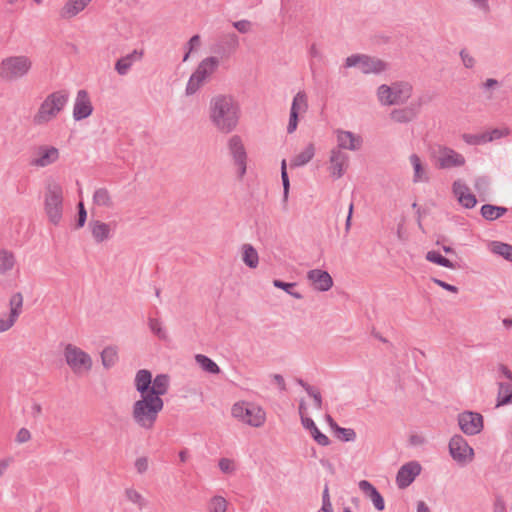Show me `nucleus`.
<instances>
[{
    "mask_svg": "<svg viewBox=\"0 0 512 512\" xmlns=\"http://www.w3.org/2000/svg\"><path fill=\"white\" fill-rule=\"evenodd\" d=\"M209 118L215 128L221 133H230L238 125L240 107L233 96L218 94L209 103Z\"/></svg>",
    "mask_w": 512,
    "mask_h": 512,
    "instance_id": "nucleus-1",
    "label": "nucleus"
},
{
    "mask_svg": "<svg viewBox=\"0 0 512 512\" xmlns=\"http://www.w3.org/2000/svg\"><path fill=\"white\" fill-rule=\"evenodd\" d=\"M163 408V400H158L146 393L140 394V399L136 400L132 406L133 421L142 429L151 430Z\"/></svg>",
    "mask_w": 512,
    "mask_h": 512,
    "instance_id": "nucleus-2",
    "label": "nucleus"
},
{
    "mask_svg": "<svg viewBox=\"0 0 512 512\" xmlns=\"http://www.w3.org/2000/svg\"><path fill=\"white\" fill-rule=\"evenodd\" d=\"M135 389L139 394H148L158 400L168 392L170 378L167 374H158L152 377L151 371L141 369L137 371L134 379Z\"/></svg>",
    "mask_w": 512,
    "mask_h": 512,
    "instance_id": "nucleus-3",
    "label": "nucleus"
},
{
    "mask_svg": "<svg viewBox=\"0 0 512 512\" xmlns=\"http://www.w3.org/2000/svg\"><path fill=\"white\" fill-rule=\"evenodd\" d=\"M69 100V92L65 89L50 93L40 104L37 113L33 117L35 125H44L54 119L66 106Z\"/></svg>",
    "mask_w": 512,
    "mask_h": 512,
    "instance_id": "nucleus-4",
    "label": "nucleus"
},
{
    "mask_svg": "<svg viewBox=\"0 0 512 512\" xmlns=\"http://www.w3.org/2000/svg\"><path fill=\"white\" fill-rule=\"evenodd\" d=\"M44 210L53 225H58L63 213V189L57 182H50L46 186Z\"/></svg>",
    "mask_w": 512,
    "mask_h": 512,
    "instance_id": "nucleus-5",
    "label": "nucleus"
},
{
    "mask_svg": "<svg viewBox=\"0 0 512 512\" xmlns=\"http://www.w3.org/2000/svg\"><path fill=\"white\" fill-rule=\"evenodd\" d=\"M32 67V61L25 55L10 56L0 64V79L11 82L23 78Z\"/></svg>",
    "mask_w": 512,
    "mask_h": 512,
    "instance_id": "nucleus-6",
    "label": "nucleus"
},
{
    "mask_svg": "<svg viewBox=\"0 0 512 512\" xmlns=\"http://www.w3.org/2000/svg\"><path fill=\"white\" fill-rule=\"evenodd\" d=\"M232 416L245 424L253 427H260L265 422L264 410L249 402H237L232 406Z\"/></svg>",
    "mask_w": 512,
    "mask_h": 512,
    "instance_id": "nucleus-7",
    "label": "nucleus"
},
{
    "mask_svg": "<svg viewBox=\"0 0 512 512\" xmlns=\"http://www.w3.org/2000/svg\"><path fill=\"white\" fill-rule=\"evenodd\" d=\"M359 66L364 74H380L387 69V63L383 60L364 54H355L346 58L345 67Z\"/></svg>",
    "mask_w": 512,
    "mask_h": 512,
    "instance_id": "nucleus-8",
    "label": "nucleus"
},
{
    "mask_svg": "<svg viewBox=\"0 0 512 512\" xmlns=\"http://www.w3.org/2000/svg\"><path fill=\"white\" fill-rule=\"evenodd\" d=\"M65 361L76 374L89 371L92 367V359L88 353L73 344H67L64 350Z\"/></svg>",
    "mask_w": 512,
    "mask_h": 512,
    "instance_id": "nucleus-9",
    "label": "nucleus"
},
{
    "mask_svg": "<svg viewBox=\"0 0 512 512\" xmlns=\"http://www.w3.org/2000/svg\"><path fill=\"white\" fill-rule=\"evenodd\" d=\"M432 157L437 161V167L439 169H450L453 167H461L465 164V157L443 145H437L435 149L432 150Z\"/></svg>",
    "mask_w": 512,
    "mask_h": 512,
    "instance_id": "nucleus-10",
    "label": "nucleus"
},
{
    "mask_svg": "<svg viewBox=\"0 0 512 512\" xmlns=\"http://www.w3.org/2000/svg\"><path fill=\"white\" fill-rule=\"evenodd\" d=\"M449 453L453 460L460 464H466L473 459L474 451L466 439L460 435H454L449 441Z\"/></svg>",
    "mask_w": 512,
    "mask_h": 512,
    "instance_id": "nucleus-11",
    "label": "nucleus"
},
{
    "mask_svg": "<svg viewBox=\"0 0 512 512\" xmlns=\"http://www.w3.org/2000/svg\"><path fill=\"white\" fill-rule=\"evenodd\" d=\"M228 149L234 160V164L237 166L238 177L241 179L247 169V153L241 137L233 135L228 140Z\"/></svg>",
    "mask_w": 512,
    "mask_h": 512,
    "instance_id": "nucleus-12",
    "label": "nucleus"
},
{
    "mask_svg": "<svg viewBox=\"0 0 512 512\" xmlns=\"http://www.w3.org/2000/svg\"><path fill=\"white\" fill-rule=\"evenodd\" d=\"M458 425L464 434L477 435L484 427L483 416L478 412L464 411L458 414Z\"/></svg>",
    "mask_w": 512,
    "mask_h": 512,
    "instance_id": "nucleus-13",
    "label": "nucleus"
},
{
    "mask_svg": "<svg viewBox=\"0 0 512 512\" xmlns=\"http://www.w3.org/2000/svg\"><path fill=\"white\" fill-rule=\"evenodd\" d=\"M308 110V98L305 91H299L293 97L289 122L287 125V133L292 134L296 131L298 122H299V114L305 113Z\"/></svg>",
    "mask_w": 512,
    "mask_h": 512,
    "instance_id": "nucleus-14",
    "label": "nucleus"
},
{
    "mask_svg": "<svg viewBox=\"0 0 512 512\" xmlns=\"http://www.w3.org/2000/svg\"><path fill=\"white\" fill-rule=\"evenodd\" d=\"M59 158V150L54 146L41 145L34 149L29 164L35 167H46L55 163Z\"/></svg>",
    "mask_w": 512,
    "mask_h": 512,
    "instance_id": "nucleus-15",
    "label": "nucleus"
},
{
    "mask_svg": "<svg viewBox=\"0 0 512 512\" xmlns=\"http://www.w3.org/2000/svg\"><path fill=\"white\" fill-rule=\"evenodd\" d=\"M239 47V37L235 33L223 34L213 44L211 51L220 58L230 57Z\"/></svg>",
    "mask_w": 512,
    "mask_h": 512,
    "instance_id": "nucleus-16",
    "label": "nucleus"
},
{
    "mask_svg": "<svg viewBox=\"0 0 512 512\" xmlns=\"http://www.w3.org/2000/svg\"><path fill=\"white\" fill-rule=\"evenodd\" d=\"M421 465L417 461H410L400 467L396 475V483L400 489L407 488L421 473Z\"/></svg>",
    "mask_w": 512,
    "mask_h": 512,
    "instance_id": "nucleus-17",
    "label": "nucleus"
},
{
    "mask_svg": "<svg viewBox=\"0 0 512 512\" xmlns=\"http://www.w3.org/2000/svg\"><path fill=\"white\" fill-rule=\"evenodd\" d=\"M93 109L88 92L84 89L79 90L73 107L74 120L81 121L88 118L93 113Z\"/></svg>",
    "mask_w": 512,
    "mask_h": 512,
    "instance_id": "nucleus-18",
    "label": "nucleus"
},
{
    "mask_svg": "<svg viewBox=\"0 0 512 512\" xmlns=\"http://www.w3.org/2000/svg\"><path fill=\"white\" fill-rule=\"evenodd\" d=\"M336 135L338 145L335 149L357 151L362 147L363 139L360 135L340 129L336 131Z\"/></svg>",
    "mask_w": 512,
    "mask_h": 512,
    "instance_id": "nucleus-19",
    "label": "nucleus"
},
{
    "mask_svg": "<svg viewBox=\"0 0 512 512\" xmlns=\"http://www.w3.org/2000/svg\"><path fill=\"white\" fill-rule=\"evenodd\" d=\"M307 279L311 282L314 289L320 292H326L333 286V279L325 270H310L307 273Z\"/></svg>",
    "mask_w": 512,
    "mask_h": 512,
    "instance_id": "nucleus-20",
    "label": "nucleus"
},
{
    "mask_svg": "<svg viewBox=\"0 0 512 512\" xmlns=\"http://www.w3.org/2000/svg\"><path fill=\"white\" fill-rule=\"evenodd\" d=\"M348 155L339 149H332L330 155V174L334 179L341 178L345 173Z\"/></svg>",
    "mask_w": 512,
    "mask_h": 512,
    "instance_id": "nucleus-21",
    "label": "nucleus"
},
{
    "mask_svg": "<svg viewBox=\"0 0 512 512\" xmlns=\"http://www.w3.org/2000/svg\"><path fill=\"white\" fill-rule=\"evenodd\" d=\"M453 192L458 198L459 203L467 208H474L477 204L476 196L469 192V188L466 184H462L459 181L453 183Z\"/></svg>",
    "mask_w": 512,
    "mask_h": 512,
    "instance_id": "nucleus-22",
    "label": "nucleus"
},
{
    "mask_svg": "<svg viewBox=\"0 0 512 512\" xmlns=\"http://www.w3.org/2000/svg\"><path fill=\"white\" fill-rule=\"evenodd\" d=\"M143 57V51L134 49L131 53L119 58L115 63V70L116 72L121 75L125 76L130 71L132 65L140 61Z\"/></svg>",
    "mask_w": 512,
    "mask_h": 512,
    "instance_id": "nucleus-23",
    "label": "nucleus"
},
{
    "mask_svg": "<svg viewBox=\"0 0 512 512\" xmlns=\"http://www.w3.org/2000/svg\"><path fill=\"white\" fill-rule=\"evenodd\" d=\"M391 88L393 105L406 103L412 95V86L408 82H395Z\"/></svg>",
    "mask_w": 512,
    "mask_h": 512,
    "instance_id": "nucleus-24",
    "label": "nucleus"
},
{
    "mask_svg": "<svg viewBox=\"0 0 512 512\" xmlns=\"http://www.w3.org/2000/svg\"><path fill=\"white\" fill-rule=\"evenodd\" d=\"M88 225L91 234L97 243H102L111 237L110 224L104 223L100 220H91Z\"/></svg>",
    "mask_w": 512,
    "mask_h": 512,
    "instance_id": "nucleus-25",
    "label": "nucleus"
},
{
    "mask_svg": "<svg viewBox=\"0 0 512 512\" xmlns=\"http://www.w3.org/2000/svg\"><path fill=\"white\" fill-rule=\"evenodd\" d=\"M219 59L217 56H210L203 59L195 69V73L207 80L218 68Z\"/></svg>",
    "mask_w": 512,
    "mask_h": 512,
    "instance_id": "nucleus-26",
    "label": "nucleus"
},
{
    "mask_svg": "<svg viewBox=\"0 0 512 512\" xmlns=\"http://www.w3.org/2000/svg\"><path fill=\"white\" fill-rule=\"evenodd\" d=\"M91 0H69L61 10L62 18H72L90 3Z\"/></svg>",
    "mask_w": 512,
    "mask_h": 512,
    "instance_id": "nucleus-27",
    "label": "nucleus"
},
{
    "mask_svg": "<svg viewBox=\"0 0 512 512\" xmlns=\"http://www.w3.org/2000/svg\"><path fill=\"white\" fill-rule=\"evenodd\" d=\"M417 116V110L413 107H405L401 109H394L390 113V117L397 123H409Z\"/></svg>",
    "mask_w": 512,
    "mask_h": 512,
    "instance_id": "nucleus-28",
    "label": "nucleus"
},
{
    "mask_svg": "<svg viewBox=\"0 0 512 512\" xmlns=\"http://www.w3.org/2000/svg\"><path fill=\"white\" fill-rule=\"evenodd\" d=\"M508 209L503 206L484 204L480 209L481 216L487 221H494L502 217Z\"/></svg>",
    "mask_w": 512,
    "mask_h": 512,
    "instance_id": "nucleus-29",
    "label": "nucleus"
},
{
    "mask_svg": "<svg viewBox=\"0 0 512 512\" xmlns=\"http://www.w3.org/2000/svg\"><path fill=\"white\" fill-rule=\"evenodd\" d=\"M409 160L414 170L413 182H427L429 177L426 175V171L420 157L417 154H411Z\"/></svg>",
    "mask_w": 512,
    "mask_h": 512,
    "instance_id": "nucleus-30",
    "label": "nucleus"
},
{
    "mask_svg": "<svg viewBox=\"0 0 512 512\" xmlns=\"http://www.w3.org/2000/svg\"><path fill=\"white\" fill-rule=\"evenodd\" d=\"M314 154H315L314 145L312 143H310L306 146V148L302 152L295 155L291 159L290 166L292 168L304 166L313 158Z\"/></svg>",
    "mask_w": 512,
    "mask_h": 512,
    "instance_id": "nucleus-31",
    "label": "nucleus"
},
{
    "mask_svg": "<svg viewBox=\"0 0 512 512\" xmlns=\"http://www.w3.org/2000/svg\"><path fill=\"white\" fill-rule=\"evenodd\" d=\"M93 203L97 206L112 208L114 203L107 188H97L92 197Z\"/></svg>",
    "mask_w": 512,
    "mask_h": 512,
    "instance_id": "nucleus-32",
    "label": "nucleus"
},
{
    "mask_svg": "<svg viewBox=\"0 0 512 512\" xmlns=\"http://www.w3.org/2000/svg\"><path fill=\"white\" fill-rule=\"evenodd\" d=\"M512 403V384L506 382L499 383L497 395V407Z\"/></svg>",
    "mask_w": 512,
    "mask_h": 512,
    "instance_id": "nucleus-33",
    "label": "nucleus"
},
{
    "mask_svg": "<svg viewBox=\"0 0 512 512\" xmlns=\"http://www.w3.org/2000/svg\"><path fill=\"white\" fill-rule=\"evenodd\" d=\"M490 250L492 253L512 262V245L500 241H492Z\"/></svg>",
    "mask_w": 512,
    "mask_h": 512,
    "instance_id": "nucleus-34",
    "label": "nucleus"
},
{
    "mask_svg": "<svg viewBox=\"0 0 512 512\" xmlns=\"http://www.w3.org/2000/svg\"><path fill=\"white\" fill-rule=\"evenodd\" d=\"M15 262V256L12 251L0 249V275L12 270Z\"/></svg>",
    "mask_w": 512,
    "mask_h": 512,
    "instance_id": "nucleus-35",
    "label": "nucleus"
},
{
    "mask_svg": "<svg viewBox=\"0 0 512 512\" xmlns=\"http://www.w3.org/2000/svg\"><path fill=\"white\" fill-rule=\"evenodd\" d=\"M425 258L427 261L437 264L439 266L445 267V268H450V269L457 268L455 263H453L451 260L444 257L440 252L435 251V250L428 251L426 253Z\"/></svg>",
    "mask_w": 512,
    "mask_h": 512,
    "instance_id": "nucleus-36",
    "label": "nucleus"
},
{
    "mask_svg": "<svg viewBox=\"0 0 512 512\" xmlns=\"http://www.w3.org/2000/svg\"><path fill=\"white\" fill-rule=\"evenodd\" d=\"M243 254L242 259L243 262L249 268H256L259 262V257L256 249L250 244H244L242 247Z\"/></svg>",
    "mask_w": 512,
    "mask_h": 512,
    "instance_id": "nucleus-37",
    "label": "nucleus"
},
{
    "mask_svg": "<svg viewBox=\"0 0 512 512\" xmlns=\"http://www.w3.org/2000/svg\"><path fill=\"white\" fill-rule=\"evenodd\" d=\"M197 364L205 371L210 374H219L220 368L215 361L203 354H197L195 356Z\"/></svg>",
    "mask_w": 512,
    "mask_h": 512,
    "instance_id": "nucleus-38",
    "label": "nucleus"
},
{
    "mask_svg": "<svg viewBox=\"0 0 512 512\" xmlns=\"http://www.w3.org/2000/svg\"><path fill=\"white\" fill-rule=\"evenodd\" d=\"M118 355L115 347L108 346L101 352L102 364L106 369L111 368L117 362Z\"/></svg>",
    "mask_w": 512,
    "mask_h": 512,
    "instance_id": "nucleus-39",
    "label": "nucleus"
},
{
    "mask_svg": "<svg viewBox=\"0 0 512 512\" xmlns=\"http://www.w3.org/2000/svg\"><path fill=\"white\" fill-rule=\"evenodd\" d=\"M205 81L201 76L193 72L187 82L185 94L187 96L194 95L203 86Z\"/></svg>",
    "mask_w": 512,
    "mask_h": 512,
    "instance_id": "nucleus-40",
    "label": "nucleus"
},
{
    "mask_svg": "<svg viewBox=\"0 0 512 512\" xmlns=\"http://www.w3.org/2000/svg\"><path fill=\"white\" fill-rule=\"evenodd\" d=\"M273 286L284 290L287 294L294 297L295 299H302L303 295L299 292L294 291V288L297 286L296 282H285L280 279L273 280Z\"/></svg>",
    "mask_w": 512,
    "mask_h": 512,
    "instance_id": "nucleus-41",
    "label": "nucleus"
},
{
    "mask_svg": "<svg viewBox=\"0 0 512 512\" xmlns=\"http://www.w3.org/2000/svg\"><path fill=\"white\" fill-rule=\"evenodd\" d=\"M377 97L379 102L385 106L393 105L392 88L386 84H382L377 89Z\"/></svg>",
    "mask_w": 512,
    "mask_h": 512,
    "instance_id": "nucleus-42",
    "label": "nucleus"
},
{
    "mask_svg": "<svg viewBox=\"0 0 512 512\" xmlns=\"http://www.w3.org/2000/svg\"><path fill=\"white\" fill-rule=\"evenodd\" d=\"M10 305V315L12 317L18 318L22 312L23 306V296L20 292L14 293L9 301Z\"/></svg>",
    "mask_w": 512,
    "mask_h": 512,
    "instance_id": "nucleus-43",
    "label": "nucleus"
},
{
    "mask_svg": "<svg viewBox=\"0 0 512 512\" xmlns=\"http://www.w3.org/2000/svg\"><path fill=\"white\" fill-rule=\"evenodd\" d=\"M333 432L335 436L343 442H353L357 437L355 430L352 428H344L339 426Z\"/></svg>",
    "mask_w": 512,
    "mask_h": 512,
    "instance_id": "nucleus-44",
    "label": "nucleus"
},
{
    "mask_svg": "<svg viewBox=\"0 0 512 512\" xmlns=\"http://www.w3.org/2000/svg\"><path fill=\"white\" fill-rule=\"evenodd\" d=\"M148 325L153 334H155L159 339H166L167 333L166 330L162 327V323L159 319L149 318Z\"/></svg>",
    "mask_w": 512,
    "mask_h": 512,
    "instance_id": "nucleus-45",
    "label": "nucleus"
},
{
    "mask_svg": "<svg viewBox=\"0 0 512 512\" xmlns=\"http://www.w3.org/2000/svg\"><path fill=\"white\" fill-rule=\"evenodd\" d=\"M201 44V38L198 34L193 35L190 40L186 43L185 49L186 52L183 56V62H186L189 59V56L191 52H193L195 49H197Z\"/></svg>",
    "mask_w": 512,
    "mask_h": 512,
    "instance_id": "nucleus-46",
    "label": "nucleus"
},
{
    "mask_svg": "<svg viewBox=\"0 0 512 512\" xmlns=\"http://www.w3.org/2000/svg\"><path fill=\"white\" fill-rule=\"evenodd\" d=\"M227 508L226 500L221 496H214L209 504V512H225Z\"/></svg>",
    "mask_w": 512,
    "mask_h": 512,
    "instance_id": "nucleus-47",
    "label": "nucleus"
},
{
    "mask_svg": "<svg viewBox=\"0 0 512 512\" xmlns=\"http://www.w3.org/2000/svg\"><path fill=\"white\" fill-rule=\"evenodd\" d=\"M281 180L283 185V196L286 200L288 198L289 189H290V182H289V176L287 173V164L286 160L283 159L281 162Z\"/></svg>",
    "mask_w": 512,
    "mask_h": 512,
    "instance_id": "nucleus-48",
    "label": "nucleus"
},
{
    "mask_svg": "<svg viewBox=\"0 0 512 512\" xmlns=\"http://www.w3.org/2000/svg\"><path fill=\"white\" fill-rule=\"evenodd\" d=\"M509 133H510V131L508 128H505V129L494 128L491 131H486V132H484L486 143L500 139L502 137H505V136L509 135Z\"/></svg>",
    "mask_w": 512,
    "mask_h": 512,
    "instance_id": "nucleus-49",
    "label": "nucleus"
},
{
    "mask_svg": "<svg viewBox=\"0 0 512 512\" xmlns=\"http://www.w3.org/2000/svg\"><path fill=\"white\" fill-rule=\"evenodd\" d=\"M125 493H126L127 499L129 501H131L132 503L136 504L140 509H142L146 505L145 499L136 490L126 489Z\"/></svg>",
    "mask_w": 512,
    "mask_h": 512,
    "instance_id": "nucleus-50",
    "label": "nucleus"
},
{
    "mask_svg": "<svg viewBox=\"0 0 512 512\" xmlns=\"http://www.w3.org/2000/svg\"><path fill=\"white\" fill-rule=\"evenodd\" d=\"M462 139L464 140L465 143H467L469 145H480V144L486 143L484 133H480V134L465 133L462 135Z\"/></svg>",
    "mask_w": 512,
    "mask_h": 512,
    "instance_id": "nucleus-51",
    "label": "nucleus"
},
{
    "mask_svg": "<svg viewBox=\"0 0 512 512\" xmlns=\"http://www.w3.org/2000/svg\"><path fill=\"white\" fill-rule=\"evenodd\" d=\"M77 210L78 211H77V220H76L75 228L80 229L85 225L86 220H87V211H86L84 203L82 201H80L77 204Z\"/></svg>",
    "mask_w": 512,
    "mask_h": 512,
    "instance_id": "nucleus-52",
    "label": "nucleus"
},
{
    "mask_svg": "<svg viewBox=\"0 0 512 512\" xmlns=\"http://www.w3.org/2000/svg\"><path fill=\"white\" fill-rule=\"evenodd\" d=\"M311 437L321 446H328L330 444V439L323 434L318 427L310 432Z\"/></svg>",
    "mask_w": 512,
    "mask_h": 512,
    "instance_id": "nucleus-53",
    "label": "nucleus"
},
{
    "mask_svg": "<svg viewBox=\"0 0 512 512\" xmlns=\"http://www.w3.org/2000/svg\"><path fill=\"white\" fill-rule=\"evenodd\" d=\"M307 394L313 398L314 405L317 409H322V396L320 391L314 386L306 388Z\"/></svg>",
    "mask_w": 512,
    "mask_h": 512,
    "instance_id": "nucleus-54",
    "label": "nucleus"
},
{
    "mask_svg": "<svg viewBox=\"0 0 512 512\" xmlns=\"http://www.w3.org/2000/svg\"><path fill=\"white\" fill-rule=\"evenodd\" d=\"M370 500L372 501L374 507L378 511H382L385 508V501L383 496L380 494L378 490L374 491L372 495H370Z\"/></svg>",
    "mask_w": 512,
    "mask_h": 512,
    "instance_id": "nucleus-55",
    "label": "nucleus"
},
{
    "mask_svg": "<svg viewBox=\"0 0 512 512\" xmlns=\"http://www.w3.org/2000/svg\"><path fill=\"white\" fill-rule=\"evenodd\" d=\"M233 27L240 33L245 34L250 32L252 23L249 20H239L232 23Z\"/></svg>",
    "mask_w": 512,
    "mask_h": 512,
    "instance_id": "nucleus-56",
    "label": "nucleus"
},
{
    "mask_svg": "<svg viewBox=\"0 0 512 512\" xmlns=\"http://www.w3.org/2000/svg\"><path fill=\"white\" fill-rule=\"evenodd\" d=\"M490 185V178L488 176H480L476 178L474 187L477 191H486Z\"/></svg>",
    "mask_w": 512,
    "mask_h": 512,
    "instance_id": "nucleus-57",
    "label": "nucleus"
},
{
    "mask_svg": "<svg viewBox=\"0 0 512 512\" xmlns=\"http://www.w3.org/2000/svg\"><path fill=\"white\" fill-rule=\"evenodd\" d=\"M134 466L139 474L145 473L148 470V458L145 456L137 458Z\"/></svg>",
    "mask_w": 512,
    "mask_h": 512,
    "instance_id": "nucleus-58",
    "label": "nucleus"
},
{
    "mask_svg": "<svg viewBox=\"0 0 512 512\" xmlns=\"http://www.w3.org/2000/svg\"><path fill=\"white\" fill-rule=\"evenodd\" d=\"M360 490L367 496L370 497L377 489L367 480H361L359 482Z\"/></svg>",
    "mask_w": 512,
    "mask_h": 512,
    "instance_id": "nucleus-59",
    "label": "nucleus"
},
{
    "mask_svg": "<svg viewBox=\"0 0 512 512\" xmlns=\"http://www.w3.org/2000/svg\"><path fill=\"white\" fill-rule=\"evenodd\" d=\"M218 466L224 473H231L234 470L233 463L228 458H221L218 462Z\"/></svg>",
    "mask_w": 512,
    "mask_h": 512,
    "instance_id": "nucleus-60",
    "label": "nucleus"
},
{
    "mask_svg": "<svg viewBox=\"0 0 512 512\" xmlns=\"http://www.w3.org/2000/svg\"><path fill=\"white\" fill-rule=\"evenodd\" d=\"M16 320L17 318L12 317L10 314L7 319H0V332L9 330L14 325Z\"/></svg>",
    "mask_w": 512,
    "mask_h": 512,
    "instance_id": "nucleus-61",
    "label": "nucleus"
},
{
    "mask_svg": "<svg viewBox=\"0 0 512 512\" xmlns=\"http://www.w3.org/2000/svg\"><path fill=\"white\" fill-rule=\"evenodd\" d=\"M460 57L462 59V62L466 68H472L475 64L474 58L469 55L465 49H462L460 51Z\"/></svg>",
    "mask_w": 512,
    "mask_h": 512,
    "instance_id": "nucleus-62",
    "label": "nucleus"
},
{
    "mask_svg": "<svg viewBox=\"0 0 512 512\" xmlns=\"http://www.w3.org/2000/svg\"><path fill=\"white\" fill-rule=\"evenodd\" d=\"M493 512H506V503L502 496H496L493 503Z\"/></svg>",
    "mask_w": 512,
    "mask_h": 512,
    "instance_id": "nucleus-63",
    "label": "nucleus"
},
{
    "mask_svg": "<svg viewBox=\"0 0 512 512\" xmlns=\"http://www.w3.org/2000/svg\"><path fill=\"white\" fill-rule=\"evenodd\" d=\"M30 438H31V433L26 428H21L16 435V441L18 443H25V442L29 441Z\"/></svg>",
    "mask_w": 512,
    "mask_h": 512,
    "instance_id": "nucleus-64",
    "label": "nucleus"
}]
</instances>
